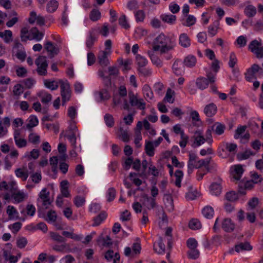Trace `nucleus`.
I'll return each instance as SVG.
<instances>
[{
  "instance_id": "f257e3e1",
  "label": "nucleus",
  "mask_w": 263,
  "mask_h": 263,
  "mask_svg": "<svg viewBox=\"0 0 263 263\" xmlns=\"http://www.w3.org/2000/svg\"><path fill=\"white\" fill-rule=\"evenodd\" d=\"M175 45L176 42L174 37L161 33L154 39L153 49L155 51H159L161 53H164L172 50Z\"/></svg>"
},
{
  "instance_id": "f03ea898",
  "label": "nucleus",
  "mask_w": 263,
  "mask_h": 263,
  "mask_svg": "<svg viewBox=\"0 0 263 263\" xmlns=\"http://www.w3.org/2000/svg\"><path fill=\"white\" fill-rule=\"evenodd\" d=\"M45 86L51 90H55L59 87V84H60L61 96L62 97V105L67 101H69L71 98V90L70 84L67 80L64 82L62 80H60L58 82L55 80H51L49 79H45L44 81Z\"/></svg>"
},
{
  "instance_id": "7ed1b4c3",
  "label": "nucleus",
  "mask_w": 263,
  "mask_h": 263,
  "mask_svg": "<svg viewBox=\"0 0 263 263\" xmlns=\"http://www.w3.org/2000/svg\"><path fill=\"white\" fill-rule=\"evenodd\" d=\"M206 78L204 77H199L196 79V86L201 90H203L207 88L210 83H215L216 81V74L212 72H209L206 73Z\"/></svg>"
},
{
  "instance_id": "20e7f679",
  "label": "nucleus",
  "mask_w": 263,
  "mask_h": 263,
  "mask_svg": "<svg viewBox=\"0 0 263 263\" xmlns=\"http://www.w3.org/2000/svg\"><path fill=\"white\" fill-rule=\"evenodd\" d=\"M245 76L247 81L252 82L254 79H257V76H263V68L258 64H254L247 69Z\"/></svg>"
},
{
  "instance_id": "39448f33",
  "label": "nucleus",
  "mask_w": 263,
  "mask_h": 263,
  "mask_svg": "<svg viewBox=\"0 0 263 263\" xmlns=\"http://www.w3.org/2000/svg\"><path fill=\"white\" fill-rule=\"evenodd\" d=\"M129 103L132 106L136 107L138 109L143 110L146 108V103L142 98L138 99L137 95L133 92L128 93Z\"/></svg>"
},
{
  "instance_id": "423d86ee",
  "label": "nucleus",
  "mask_w": 263,
  "mask_h": 263,
  "mask_svg": "<svg viewBox=\"0 0 263 263\" xmlns=\"http://www.w3.org/2000/svg\"><path fill=\"white\" fill-rule=\"evenodd\" d=\"M37 66V72L40 76H46L47 73V68L48 63L45 56L39 57L35 61Z\"/></svg>"
},
{
  "instance_id": "0eeeda50",
  "label": "nucleus",
  "mask_w": 263,
  "mask_h": 263,
  "mask_svg": "<svg viewBox=\"0 0 263 263\" xmlns=\"http://www.w3.org/2000/svg\"><path fill=\"white\" fill-rule=\"evenodd\" d=\"M38 216L40 218H44L48 223L52 224L56 222L58 219V215L55 211L50 210L46 215L44 213H42L40 210L38 211Z\"/></svg>"
},
{
  "instance_id": "6e6552de",
  "label": "nucleus",
  "mask_w": 263,
  "mask_h": 263,
  "mask_svg": "<svg viewBox=\"0 0 263 263\" xmlns=\"http://www.w3.org/2000/svg\"><path fill=\"white\" fill-rule=\"evenodd\" d=\"M49 195L50 193L47 191L46 188L43 189L39 194L40 199H38V202H42V205L46 209H48V206L51 203V201L49 198Z\"/></svg>"
},
{
  "instance_id": "1a4fd4ad",
  "label": "nucleus",
  "mask_w": 263,
  "mask_h": 263,
  "mask_svg": "<svg viewBox=\"0 0 263 263\" xmlns=\"http://www.w3.org/2000/svg\"><path fill=\"white\" fill-rule=\"evenodd\" d=\"M172 70L174 74L177 76H182L185 71V66L181 60L176 59L173 65Z\"/></svg>"
},
{
  "instance_id": "9d476101",
  "label": "nucleus",
  "mask_w": 263,
  "mask_h": 263,
  "mask_svg": "<svg viewBox=\"0 0 263 263\" xmlns=\"http://www.w3.org/2000/svg\"><path fill=\"white\" fill-rule=\"evenodd\" d=\"M110 54V52L107 51H100L99 52L97 56L98 61L102 67H106L109 64L108 55Z\"/></svg>"
},
{
  "instance_id": "9b49d317",
  "label": "nucleus",
  "mask_w": 263,
  "mask_h": 263,
  "mask_svg": "<svg viewBox=\"0 0 263 263\" xmlns=\"http://www.w3.org/2000/svg\"><path fill=\"white\" fill-rule=\"evenodd\" d=\"M221 228L227 233H231L235 229V224L229 218H226L223 219L221 222Z\"/></svg>"
},
{
  "instance_id": "f8f14e48",
  "label": "nucleus",
  "mask_w": 263,
  "mask_h": 263,
  "mask_svg": "<svg viewBox=\"0 0 263 263\" xmlns=\"http://www.w3.org/2000/svg\"><path fill=\"white\" fill-rule=\"evenodd\" d=\"M225 129L226 126L224 124L219 122H216L211 126V129H208L206 132H209L210 133L212 130L215 135L220 136L224 133Z\"/></svg>"
},
{
  "instance_id": "ddd939ff",
  "label": "nucleus",
  "mask_w": 263,
  "mask_h": 263,
  "mask_svg": "<svg viewBox=\"0 0 263 263\" xmlns=\"http://www.w3.org/2000/svg\"><path fill=\"white\" fill-rule=\"evenodd\" d=\"M44 48L49 53L51 57L57 55L59 52V49L57 45L52 42L47 41L44 44Z\"/></svg>"
},
{
  "instance_id": "4468645a",
  "label": "nucleus",
  "mask_w": 263,
  "mask_h": 263,
  "mask_svg": "<svg viewBox=\"0 0 263 263\" xmlns=\"http://www.w3.org/2000/svg\"><path fill=\"white\" fill-rule=\"evenodd\" d=\"M217 107L214 103H211L206 105L204 108L203 112L208 117H212L217 112Z\"/></svg>"
},
{
  "instance_id": "2eb2a0df",
  "label": "nucleus",
  "mask_w": 263,
  "mask_h": 263,
  "mask_svg": "<svg viewBox=\"0 0 263 263\" xmlns=\"http://www.w3.org/2000/svg\"><path fill=\"white\" fill-rule=\"evenodd\" d=\"M96 31H97V29L93 28L89 32V35L86 41V45L88 49L91 48L95 42L97 41V37L96 36Z\"/></svg>"
},
{
  "instance_id": "dca6fc26",
  "label": "nucleus",
  "mask_w": 263,
  "mask_h": 263,
  "mask_svg": "<svg viewBox=\"0 0 263 263\" xmlns=\"http://www.w3.org/2000/svg\"><path fill=\"white\" fill-rule=\"evenodd\" d=\"M244 172V170L240 164L234 166L233 171H231V174L233 178L236 180H240Z\"/></svg>"
},
{
  "instance_id": "f3484780",
  "label": "nucleus",
  "mask_w": 263,
  "mask_h": 263,
  "mask_svg": "<svg viewBox=\"0 0 263 263\" xmlns=\"http://www.w3.org/2000/svg\"><path fill=\"white\" fill-rule=\"evenodd\" d=\"M154 250L159 254L163 255L165 252V246L164 243L163 238L160 237L158 242L154 244Z\"/></svg>"
},
{
  "instance_id": "a211bd4d",
  "label": "nucleus",
  "mask_w": 263,
  "mask_h": 263,
  "mask_svg": "<svg viewBox=\"0 0 263 263\" xmlns=\"http://www.w3.org/2000/svg\"><path fill=\"white\" fill-rule=\"evenodd\" d=\"M182 62L184 66L192 68L196 65L197 59L195 55L189 54L184 58Z\"/></svg>"
},
{
  "instance_id": "6ab92c4d",
  "label": "nucleus",
  "mask_w": 263,
  "mask_h": 263,
  "mask_svg": "<svg viewBox=\"0 0 263 263\" xmlns=\"http://www.w3.org/2000/svg\"><path fill=\"white\" fill-rule=\"evenodd\" d=\"M20 132L15 130L14 133V140L15 143L18 148H23L27 145V141L24 138H20Z\"/></svg>"
},
{
  "instance_id": "aec40b11",
  "label": "nucleus",
  "mask_w": 263,
  "mask_h": 263,
  "mask_svg": "<svg viewBox=\"0 0 263 263\" xmlns=\"http://www.w3.org/2000/svg\"><path fill=\"white\" fill-rule=\"evenodd\" d=\"M38 97L40 98L42 103L44 104H48L52 100V95L46 91L41 90L37 93Z\"/></svg>"
},
{
  "instance_id": "412c9836",
  "label": "nucleus",
  "mask_w": 263,
  "mask_h": 263,
  "mask_svg": "<svg viewBox=\"0 0 263 263\" xmlns=\"http://www.w3.org/2000/svg\"><path fill=\"white\" fill-rule=\"evenodd\" d=\"M179 44L184 47L187 48L191 45V40L186 33H181L179 36Z\"/></svg>"
},
{
  "instance_id": "4be33fe9",
  "label": "nucleus",
  "mask_w": 263,
  "mask_h": 263,
  "mask_svg": "<svg viewBox=\"0 0 263 263\" xmlns=\"http://www.w3.org/2000/svg\"><path fill=\"white\" fill-rule=\"evenodd\" d=\"M252 247L249 242H240L235 246V250L239 253L242 251H251Z\"/></svg>"
},
{
  "instance_id": "5701e85b",
  "label": "nucleus",
  "mask_w": 263,
  "mask_h": 263,
  "mask_svg": "<svg viewBox=\"0 0 263 263\" xmlns=\"http://www.w3.org/2000/svg\"><path fill=\"white\" fill-rule=\"evenodd\" d=\"M161 20L168 24L172 25L175 24L176 20V16L175 15L172 14H162L160 16Z\"/></svg>"
},
{
  "instance_id": "b1692460",
  "label": "nucleus",
  "mask_w": 263,
  "mask_h": 263,
  "mask_svg": "<svg viewBox=\"0 0 263 263\" xmlns=\"http://www.w3.org/2000/svg\"><path fill=\"white\" fill-rule=\"evenodd\" d=\"M155 146L153 142L150 141H145V152L149 157H153L155 155Z\"/></svg>"
},
{
  "instance_id": "393cba45",
  "label": "nucleus",
  "mask_w": 263,
  "mask_h": 263,
  "mask_svg": "<svg viewBox=\"0 0 263 263\" xmlns=\"http://www.w3.org/2000/svg\"><path fill=\"white\" fill-rule=\"evenodd\" d=\"M144 199V205L148 210L154 209L156 206V199L153 197H148L147 195L143 196Z\"/></svg>"
},
{
  "instance_id": "a878e982",
  "label": "nucleus",
  "mask_w": 263,
  "mask_h": 263,
  "mask_svg": "<svg viewBox=\"0 0 263 263\" xmlns=\"http://www.w3.org/2000/svg\"><path fill=\"white\" fill-rule=\"evenodd\" d=\"M107 214L105 211H102L99 214L93 218V223L92 226L96 227L99 226L103 221L107 218Z\"/></svg>"
},
{
  "instance_id": "bb28decb",
  "label": "nucleus",
  "mask_w": 263,
  "mask_h": 263,
  "mask_svg": "<svg viewBox=\"0 0 263 263\" xmlns=\"http://www.w3.org/2000/svg\"><path fill=\"white\" fill-rule=\"evenodd\" d=\"M210 189L212 195L218 196L221 192L222 186L220 183L213 182L210 186Z\"/></svg>"
},
{
  "instance_id": "cd10ccee",
  "label": "nucleus",
  "mask_w": 263,
  "mask_h": 263,
  "mask_svg": "<svg viewBox=\"0 0 263 263\" xmlns=\"http://www.w3.org/2000/svg\"><path fill=\"white\" fill-rule=\"evenodd\" d=\"M154 51V50L148 51L147 54L153 64L156 65L158 67H161L162 65V61L158 56L155 54Z\"/></svg>"
},
{
  "instance_id": "c85d7f7f",
  "label": "nucleus",
  "mask_w": 263,
  "mask_h": 263,
  "mask_svg": "<svg viewBox=\"0 0 263 263\" xmlns=\"http://www.w3.org/2000/svg\"><path fill=\"white\" fill-rule=\"evenodd\" d=\"M219 21L214 22L212 24H211L208 27V34L211 37H213L217 33V30L219 28Z\"/></svg>"
},
{
  "instance_id": "c756f323",
  "label": "nucleus",
  "mask_w": 263,
  "mask_h": 263,
  "mask_svg": "<svg viewBox=\"0 0 263 263\" xmlns=\"http://www.w3.org/2000/svg\"><path fill=\"white\" fill-rule=\"evenodd\" d=\"M256 8L252 5L247 6L244 9V14L248 17H253L256 14Z\"/></svg>"
},
{
  "instance_id": "7c9ffc66",
  "label": "nucleus",
  "mask_w": 263,
  "mask_h": 263,
  "mask_svg": "<svg viewBox=\"0 0 263 263\" xmlns=\"http://www.w3.org/2000/svg\"><path fill=\"white\" fill-rule=\"evenodd\" d=\"M202 214L207 219H211L214 214V209L209 205L204 206L202 210Z\"/></svg>"
},
{
  "instance_id": "2f4dec72",
  "label": "nucleus",
  "mask_w": 263,
  "mask_h": 263,
  "mask_svg": "<svg viewBox=\"0 0 263 263\" xmlns=\"http://www.w3.org/2000/svg\"><path fill=\"white\" fill-rule=\"evenodd\" d=\"M59 3L57 0H51L48 2L46 6V10L49 13H53L58 9Z\"/></svg>"
},
{
  "instance_id": "473e14b6",
  "label": "nucleus",
  "mask_w": 263,
  "mask_h": 263,
  "mask_svg": "<svg viewBox=\"0 0 263 263\" xmlns=\"http://www.w3.org/2000/svg\"><path fill=\"white\" fill-rule=\"evenodd\" d=\"M16 177L22 179L23 181H26L28 177V171L27 170H23L21 168H17L15 171Z\"/></svg>"
},
{
  "instance_id": "72a5a7b5",
  "label": "nucleus",
  "mask_w": 263,
  "mask_h": 263,
  "mask_svg": "<svg viewBox=\"0 0 263 263\" xmlns=\"http://www.w3.org/2000/svg\"><path fill=\"white\" fill-rule=\"evenodd\" d=\"M39 124V120L36 116L31 115L28 118V123L26 124V127L28 129L36 126Z\"/></svg>"
},
{
  "instance_id": "f704fd0d",
  "label": "nucleus",
  "mask_w": 263,
  "mask_h": 263,
  "mask_svg": "<svg viewBox=\"0 0 263 263\" xmlns=\"http://www.w3.org/2000/svg\"><path fill=\"white\" fill-rule=\"evenodd\" d=\"M211 159V157L205 158L204 159H200L197 161L195 165L196 166V168H200L203 166L204 168L209 167V164L210 163V161Z\"/></svg>"
},
{
  "instance_id": "c9c22d12",
  "label": "nucleus",
  "mask_w": 263,
  "mask_h": 263,
  "mask_svg": "<svg viewBox=\"0 0 263 263\" xmlns=\"http://www.w3.org/2000/svg\"><path fill=\"white\" fill-rule=\"evenodd\" d=\"M101 13L98 9H93L89 13V18L92 22H97L100 19Z\"/></svg>"
},
{
  "instance_id": "e433bc0d",
  "label": "nucleus",
  "mask_w": 263,
  "mask_h": 263,
  "mask_svg": "<svg viewBox=\"0 0 263 263\" xmlns=\"http://www.w3.org/2000/svg\"><path fill=\"white\" fill-rule=\"evenodd\" d=\"M175 91L170 88H168L166 91L164 101L170 103H173L174 101Z\"/></svg>"
},
{
  "instance_id": "4c0bfd02",
  "label": "nucleus",
  "mask_w": 263,
  "mask_h": 263,
  "mask_svg": "<svg viewBox=\"0 0 263 263\" xmlns=\"http://www.w3.org/2000/svg\"><path fill=\"white\" fill-rule=\"evenodd\" d=\"M227 152V149L226 148L225 143H222L220 144L217 149V154L218 156L222 158H227L228 156V154Z\"/></svg>"
},
{
  "instance_id": "58836bf2",
  "label": "nucleus",
  "mask_w": 263,
  "mask_h": 263,
  "mask_svg": "<svg viewBox=\"0 0 263 263\" xmlns=\"http://www.w3.org/2000/svg\"><path fill=\"white\" fill-rule=\"evenodd\" d=\"M142 91L143 95L145 98L152 100L154 97L153 92L151 87L147 84L143 86Z\"/></svg>"
},
{
  "instance_id": "ea45409f",
  "label": "nucleus",
  "mask_w": 263,
  "mask_h": 263,
  "mask_svg": "<svg viewBox=\"0 0 263 263\" xmlns=\"http://www.w3.org/2000/svg\"><path fill=\"white\" fill-rule=\"evenodd\" d=\"M0 37L4 38L5 43H9L12 41V32L10 30H6L4 32H0Z\"/></svg>"
},
{
  "instance_id": "a19ab883",
  "label": "nucleus",
  "mask_w": 263,
  "mask_h": 263,
  "mask_svg": "<svg viewBox=\"0 0 263 263\" xmlns=\"http://www.w3.org/2000/svg\"><path fill=\"white\" fill-rule=\"evenodd\" d=\"M172 232V229L171 227H168L165 231V236H167V245L168 249L170 250L172 249L173 246Z\"/></svg>"
},
{
  "instance_id": "79ce46f5",
  "label": "nucleus",
  "mask_w": 263,
  "mask_h": 263,
  "mask_svg": "<svg viewBox=\"0 0 263 263\" xmlns=\"http://www.w3.org/2000/svg\"><path fill=\"white\" fill-rule=\"evenodd\" d=\"M189 227L190 229L196 230L200 229L201 228V222L197 219H192L189 222Z\"/></svg>"
},
{
  "instance_id": "37998d69",
  "label": "nucleus",
  "mask_w": 263,
  "mask_h": 263,
  "mask_svg": "<svg viewBox=\"0 0 263 263\" xmlns=\"http://www.w3.org/2000/svg\"><path fill=\"white\" fill-rule=\"evenodd\" d=\"M174 175L176 178L175 185L178 187H180L183 177V173L182 171L177 170L175 171Z\"/></svg>"
},
{
  "instance_id": "c03bdc74",
  "label": "nucleus",
  "mask_w": 263,
  "mask_h": 263,
  "mask_svg": "<svg viewBox=\"0 0 263 263\" xmlns=\"http://www.w3.org/2000/svg\"><path fill=\"white\" fill-rule=\"evenodd\" d=\"M119 24L122 28L127 30L130 28V25L128 23L126 16L124 14H123L119 18Z\"/></svg>"
},
{
  "instance_id": "a18cd8bd",
  "label": "nucleus",
  "mask_w": 263,
  "mask_h": 263,
  "mask_svg": "<svg viewBox=\"0 0 263 263\" xmlns=\"http://www.w3.org/2000/svg\"><path fill=\"white\" fill-rule=\"evenodd\" d=\"M116 196V191L114 187H110L106 193V198L108 202L112 201Z\"/></svg>"
},
{
  "instance_id": "49530a36",
  "label": "nucleus",
  "mask_w": 263,
  "mask_h": 263,
  "mask_svg": "<svg viewBox=\"0 0 263 263\" xmlns=\"http://www.w3.org/2000/svg\"><path fill=\"white\" fill-rule=\"evenodd\" d=\"M104 120L106 126L108 127H112L114 126L115 120L113 116L109 114H106L104 117Z\"/></svg>"
},
{
  "instance_id": "de8ad7c7",
  "label": "nucleus",
  "mask_w": 263,
  "mask_h": 263,
  "mask_svg": "<svg viewBox=\"0 0 263 263\" xmlns=\"http://www.w3.org/2000/svg\"><path fill=\"white\" fill-rule=\"evenodd\" d=\"M136 60L138 67H145L148 63L147 59L144 57L138 54L136 56Z\"/></svg>"
},
{
  "instance_id": "09e8293b",
  "label": "nucleus",
  "mask_w": 263,
  "mask_h": 263,
  "mask_svg": "<svg viewBox=\"0 0 263 263\" xmlns=\"http://www.w3.org/2000/svg\"><path fill=\"white\" fill-rule=\"evenodd\" d=\"M251 180L255 184L259 183L263 181L262 176L255 172H251Z\"/></svg>"
},
{
  "instance_id": "8fccbe9b",
  "label": "nucleus",
  "mask_w": 263,
  "mask_h": 263,
  "mask_svg": "<svg viewBox=\"0 0 263 263\" xmlns=\"http://www.w3.org/2000/svg\"><path fill=\"white\" fill-rule=\"evenodd\" d=\"M187 257L191 259H196L200 255L199 251L196 249H191L187 252Z\"/></svg>"
},
{
  "instance_id": "3c124183",
  "label": "nucleus",
  "mask_w": 263,
  "mask_h": 263,
  "mask_svg": "<svg viewBox=\"0 0 263 263\" xmlns=\"http://www.w3.org/2000/svg\"><path fill=\"white\" fill-rule=\"evenodd\" d=\"M135 17L136 22H143L145 17V12L142 10H139L135 12Z\"/></svg>"
},
{
  "instance_id": "603ef678",
  "label": "nucleus",
  "mask_w": 263,
  "mask_h": 263,
  "mask_svg": "<svg viewBox=\"0 0 263 263\" xmlns=\"http://www.w3.org/2000/svg\"><path fill=\"white\" fill-rule=\"evenodd\" d=\"M198 245V242L195 238L190 237L186 240V246L190 250L197 248Z\"/></svg>"
},
{
  "instance_id": "864d4df0",
  "label": "nucleus",
  "mask_w": 263,
  "mask_h": 263,
  "mask_svg": "<svg viewBox=\"0 0 263 263\" xmlns=\"http://www.w3.org/2000/svg\"><path fill=\"white\" fill-rule=\"evenodd\" d=\"M225 197L228 201H235L238 199V195L235 191H230L226 193Z\"/></svg>"
},
{
  "instance_id": "5fc2aeb1",
  "label": "nucleus",
  "mask_w": 263,
  "mask_h": 263,
  "mask_svg": "<svg viewBox=\"0 0 263 263\" xmlns=\"http://www.w3.org/2000/svg\"><path fill=\"white\" fill-rule=\"evenodd\" d=\"M28 141L33 144H37L40 142V137L35 133H31L28 136Z\"/></svg>"
},
{
  "instance_id": "6e6d98bb",
  "label": "nucleus",
  "mask_w": 263,
  "mask_h": 263,
  "mask_svg": "<svg viewBox=\"0 0 263 263\" xmlns=\"http://www.w3.org/2000/svg\"><path fill=\"white\" fill-rule=\"evenodd\" d=\"M99 33L103 36L106 37L109 34V26L108 24L105 23L103 24L100 28L98 29Z\"/></svg>"
},
{
  "instance_id": "4d7b16f0",
  "label": "nucleus",
  "mask_w": 263,
  "mask_h": 263,
  "mask_svg": "<svg viewBox=\"0 0 263 263\" xmlns=\"http://www.w3.org/2000/svg\"><path fill=\"white\" fill-rule=\"evenodd\" d=\"M11 15L15 16V17H13L6 23V26L8 27H12L18 22V17H16L17 13L15 11L13 10L11 12Z\"/></svg>"
},
{
  "instance_id": "13d9d810",
  "label": "nucleus",
  "mask_w": 263,
  "mask_h": 263,
  "mask_svg": "<svg viewBox=\"0 0 263 263\" xmlns=\"http://www.w3.org/2000/svg\"><path fill=\"white\" fill-rule=\"evenodd\" d=\"M247 128L246 125H239L237 127L235 130V133L234 135V138L235 139H238L240 138V136L245 133Z\"/></svg>"
},
{
  "instance_id": "bf43d9fd",
  "label": "nucleus",
  "mask_w": 263,
  "mask_h": 263,
  "mask_svg": "<svg viewBox=\"0 0 263 263\" xmlns=\"http://www.w3.org/2000/svg\"><path fill=\"white\" fill-rule=\"evenodd\" d=\"M50 236L52 240L59 242H65L66 240L63 236H61L59 233L57 232H50Z\"/></svg>"
},
{
  "instance_id": "052dcab7",
  "label": "nucleus",
  "mask_w": 263,
  "mask_h": 263,
  "mask_svg": "<svg viewBox=\"0 0 263 263\" xmlns=\"http://www.w3.org/2000/svg\"><path fill=\"white\" fill-rule=\"evenodd\" d=\"M35 83V81L32 78H27L22 82V84L23 86L27 89L31 88Z\"/></svg>"
},
{
  "instance_id": "680f3d73",
  "label": "nucleus",
  "mask_w": 263,
  "mask_h": 263,
  "mask_svg": "<svg viewBox=\"0 0 263 263\" xmlns=\"http://www.w3.org/2000/svg\"><path fill=\"white\" fill-rule=\"evenodd\" d=\"M28 30L26 27H23L21 30V38L22 42H26L31 38L28 34Z\"/></svg>"
},
{
  "instance_id": "e2e57ef3",
  "label": "nucleus",
  "mask_w": 263,
  "mask_h": 263,
  "mask_svg": "<svg viewBox=\"0 0 263 263\" xmlns=\"http://www.w3.org/2000/svg\"><path fill=\"white\" fill-rule=\"evenodd\" d=\"M65 137L68 139L73 148H75L76 147L77 142L76 133L72 132L70 134L65 135Z\"/></svg>"
},
{
  "instance_id": "0e129e2a",
  "label": "nucleus",
  "mask_w": 263,
  "mask_h": 263,
  "mask_svg": "<svg viewBox=\"0 0 263 263\" xmlns=\"http://www.w3.org/2000/svg\"><path fill=\"white\" fill-rule=\"evenodd\" d=\"M73 202L74 203V205L77 208H80L82 206L85 204V199L83 197L80 196H77L74 198Z\"/></svg>"
},
{
  "instance_id": "69168bd1",
  "label": "nucleus",
  "mask_w": 263,
  "mask_h": 263,
  "mask_svg": "<svg viewBox=\"0 0 263 263\" xmlns=\"http://www.w3.org/2000/svg\"><path fill=\"white\" fill-rule=\"evenodd\" d=\"M186 16L185 23H183V26L190 27L194 25L196 22V17L193 15H188Z\"/></svg>"
},
{
  "instance_id": "338daca9",
  "label": "nucleus",
  "mask_w": 263,
  "mask_h": 263,
  "mask_svg": "<svg viewBox=\"0 0 263 263\" xmlns=\"http://www.w3.org/2000/svg\"><path fill=\"white\" fill-rule=\"evenodd\" d=\"M101 100H107L110 98V94L107 88L102 89L99 92Z\"/></svg>"
},
{
  "instance_id": "774afa93",
  "label": "nucleus",
  "mask_w": 263,
  "mask_h": 263,
  "mask_svg": "<svg viewBox=\"0 0 263 263\" xmlns=\"http://www.w3.org/2000/svg\"><path fill=\"white\" fill-rule=\"evenodd\" d=\"M253 153L250 150L245 151L242 153H239L237 155V157L239 160H246L248 159L251 156L253 155Z\"/></svg>"
}]
</instances>
